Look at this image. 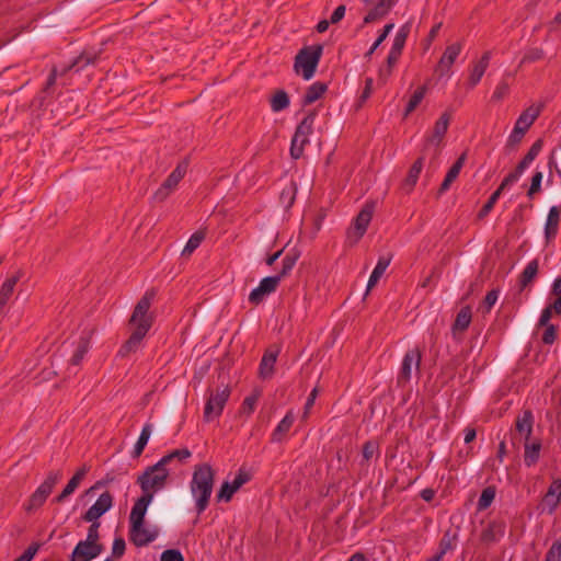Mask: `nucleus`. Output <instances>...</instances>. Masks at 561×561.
<instances>
[{
  "label": "nucleus",
  "instance_id": "obj_1",
  "mask_svg": "<svg viewBox=\"0 0 561 561\" xmlns=\"http://www.w3.org/2000/svg\"><path fill=\"white\" fill-rule=\"evenodd\" d=\"M156 297V290L149 289L139 299L129 319V323L134 327V330L129 339L119 350L122 356H126L131 352L138 350L142 339L146 336L153 323V314L149 312L152 301Z\"/></svg>",
  "mask_w": 561,
  "mask_h": 561
},
{
  "label": "nucleus",
  "instance_id": "obj_2",
  "mask_svg": "<svg viewBox=\"0 0 561 561\" xmlns=\"http://www.w3.org/2000/svg\"><path fill=\"white\" fill-rule=\"evenodd\" d=\"M215 483V470L209 463H199L194 467L190 490L195 500L197 514H202L208 506Z\"/></svg>",
  "mask_w": 561,
  "mask_h": 561
},
{
  "label": "nucleus",
  "instance_id": "obj_3",
  "mask_svg": "<svg viewBox=\"0 0 561 561\" xmlns=\"http://www.w3.org/2000/svg\"><path fill=\"white\" fill-rule=\"evenodd\" d=\"M167 466L160 460L153 466L148 467L137 479L142 494H149L153 499L154 494L163 490L169 478Z\"/></svg>",
  "mask_w": 561,
  "mask_h": 561
},
{
  "label": "nucleus",
  "instance_id": "obj_4",
  "mask_svg": "<svg viewBox=\"0 0 561 561\" xmlns=\"http://www.w3.org/2000/svg\"><path fill=\"white\" fill-rule=\"evenodd\" d=\"M451 115L445 112L436 121L433 131L428 135L423 145L424 153H430V167L435 165L440 154V146L448 130Z\"/></svg>",
  "mask_w": 561,
  "mask_h": 561
},
{
  "label": "nucleus",
  "instance_id": "obj_5",
  "mask_svg": "<svg viewBox=\"0 0 561 561\" xmlns=\"http://www.w3.org/2000/svg\"><path fill=\"white\" fill-rule=\"evenodd\" d=\"M321 54V46H313L301 49L300 53L296 56L295 60L296 72L301 75L305 80L311 79L316 72Z\"/></svg>",
  "mask_w": 561,
  "mask_h": 561
},
{
  "label": "nucleus",
  "instance_id": "obj_6",
  "mask_svg": "<svg viewBox=\"0 0 561 561\" xmlns=\"http://www.w3.org/2000/svg\"><path fill=\"white\" fill-rule=\"evenodd\" d=\"M61 477L62 474L60 471H50L43 483L31 495L27 504L25 505L26 512H32L39 508L53 492L55 485L59 482Z\"/></svg>",
  "mask_w": 561,
  "mask_h": 561
},
{
  "label": "nucleus",
  "instance_id": "obj_7",
  "mask_svg": "<svg viewBox=\"0 0 561 561\" xmlns=\"http://www.w3.org/2000/svg\"><path fill=\"white\" fill-rule=\"evenodd\" d=\"M230 397V389L226 386L210 392L204 409V420L210 422L220 416Z\"/></svg>",
  "mask_w": 561,
  "mask_h": 561
},
{
  "label": "nucleus",
  "instance_id": "obj_8",
  "mask_svg": "<svg viewBox=\"0 0 561 561\" xmlns=\"http://www.w3.org/2000/svg\"><path fill=\"white\" fill-rule=\"evenodd\" d=\"M374 213L373 205H366L356 216L353 226L347 231V240L355 244L365 234Z\"/></svg>",
  "mask_w": 561,
  "mask_h": 561
},
{
  "label": "nucleus",
  "instance_id": "obj_9",
  "mask_svg": "<svg viewBox=\"0 0 561 561\" xmlns=\"http://www.w3.org/2000/svg\"><path fill=\"white\" fill-rule=\"evenodd\" d=\"M187 164L185 162L180 163L161 184V186L153 194V199L157 202H163L168 196L175 190L180 181L186 173Z\"/></svg>",
  "mask_w": 561,
  "mask_h": 561
},
{
  "label": "nucleus",
  "instance_id": "obj_10",
  "mask_svg": "<svg viewBox=\"0 0 561 561\" xmlns=\"http://www.w3.org/2000/svg\"><path fill=\"white\" fill-rule=\"evenodd\" d=\"M421 359L422 352L419 347L411 348L404 354L398 376L399 383H407L410 381L412 371H419Z\"/></svg>",
  "mask_w": 561,
  "mask_h": 561
},
{
  "label": "nucleus",
  "instance_id": "obj_11",
  "mask_svg": "<svg viewBox=\"0 0 561 561\" xmlns=\"http://www.w3.org/2000/svg\"><path fill=\"white\" fill-rule=\"evenodd\" d=\"M280 283V275L268 276L263 278L259 286L249 295V301L252 305L261 304L267 296L275 293Z\"/></svg>",
  "mask_w": 561,
  "mask_h": 561
},
{
  "label": "nucleus",
  "instance_id": "obj_12",
  "mask_svg": "<svg viewBox=\"0 0 561 561\" xmlns=\"http://www.w3.org/2000/svg\"><path fill=\"white\" fill-rule=\"evenodd\" d=\"M159 535L157 527H146L145 522L133 524L129 528L131 542L137 547H144L154 541Z\"/></svg>",
  "mask_w": 561,
  "mask_h": 561
},
{
  "label": "nucleus",
  "instance_id": "obj_13",
  "mask_svg": "<svg viewBox=\"0 0 561 561\" xmlns=\"http://www.w3.org/2000/svg\"><path fill=\"white\" fill-rule=\"evenodd\" d=\"M113 506V496L110 492L102 493L98 500L92 504L89 510L82 516V519L87 523L99 522V518L103 516Z\"/></svg>",
  "mask_w": 561,
  "mask_h": 561
},
{
  "label": "nucleus",
  "instance_id": "obj_14",
  "mask_svg": "<svg viewBox=\"0 0 561 561\" xmlns=\"http://www.w3.org/2000/svg\"><path fill=\"white\" fill-rule=\"evenodd\" d=\"M368 13L364 18V24L373 23L383 18L394 4V0H362Z\"/></svg>",
  "mask_w": 561,
  "mask_h": 561
},
{
  "label": "nucleus",
  "instance_id": "obj_15",
  "mask_svg": "<svg viewBox=\"0 0 561 561\" xmlns=\"http://www.w3.org/2000/svg\"><path fill=\"white\" fill-rule=\"evenodd\" d=\"M250 480V474L244 470H239L237 476L232 481H225L218 493H217V501H224L229 502L233 494L248 481Z\"/></svg>",
  "mask_w": 561,
  "mask_h": 561
},
{
  "label": "nucleus",
  "instance_id": "obj_16",
  "mask_svg": "<svg viewBox=\"0 0 561 561\" xmlns=\"http://www.w3.org/2000/svg\"><path fill=\"white\" fill-rule=\"evenodd\" d=\"M461 49H462L461 43H454V44L448 45L445 48L436 68H435V71L440 77L449 75V71H450L454 62L460 55Z\"/></svg>",
  "mask_w": 561,
  "mask_h": 561
},
{
  "label": "nucleus",
  "instance_id": "obj_17",
  "mask_svg": "<svg viewBox=\"0 0 561 561\" xmlns=\"http://www.w3.org/2000/svg\"><path fill=\"white\" fill-rule=\"evenodd\" d=\"M311 131V124L304 119L297 127L291 139L290 156L294 159L301 157L304 147L308 142V135Z\"/></svg>",
  "mask_w": 561,
  "mask_h": 561
},
{
  "label": "nucleus",
  "instance_id": "obj_18",
  "mask_svg": "<svg viewBox=\"0 0 561 561\" xmlns=\"http://www.w3.org/2000/svg\"><path fill=\"white\" fill-rule=\"evenodd\" d=\"M278 354L279 348L277 346H272L264 353L259 366V378L261 380H268L274 376Z\"/></svg>",
  "mask_w": 561,
  "mask_h": 561
},
{
  "label": "nucleus",
  "instance_id": "obj_19",
  "mask_svg": "<svg viewBox=\"0 0 561 561\" xmlns=\"http://www.w3.org/2000/svg\"><path fill=\"white\" fill-rule=\"evenodd\" d=\"M103 547L101 545H89L88 542L79 541L75 547L71 561H90L102 552Z\"/></svg>",
  "mask_w": 561,
  "mask_h": 561
},
{
  "label": "nucleus",
  "instance_id": "obj_20",
  "mask_svg": "<svg viewBox=\"0 0 561 561\" xmlns=\"http://www.w3.org/2000/svg\"><path fill=\"white\" fill-rule=\"evenodd\" d=\"M490 60L491 51H485L478 61L473 62L468 77V85L470 89L474 88L481 81L489 67Z\"/></svg>",
  "mask_w": 561,
  "mask_h": 561
},
{
  "label": "nucleus",
  "instance_id": "obj_21",
  "mask_svg": "<svg viewBox=\"0 0 561 561\" xmlns=\"http://www.w3.org/2000/svg\"><path fill=\"white\" fill-rule=\"evenodd\" d=\"M542 108V103L531 104L519 115L515 123V127L526 133L535 123V121L539 117Z\"/></svg>",
  "mask_w": 561,
  "mask_h": 561
},
{
  "label": "nucleus",
  "instance_id": "obj_22",
  "mask_svg": "<svg viewBox=\"0 0 561 561\" xmlns=\"http://www.w3.org/2000/svg\"><path fill=\"white\" fill-rule=\"evenodd\" d=\"M427 157L430 158V153H424V150L422 149L421 156L415 160V162L410 168L409 173L403 182V188L407 192H411L413 190V187L415 186L417 179L421 174V171L423 169L424 160ZM435 167H436V164L432 165V167L428 165V169L435 168Z\"/></svg>",
  "mask_w": 561,
  "mask_h": 561
},
{
  "label": "nucleus",
  "instance_id": "obj_23",
  "mask_svg": "<svg viewBox=\"0 0 561 561\" xmlns=\"http://www.w3.org/2000/svg\"><path fill=\"white\" fill-rule=\"evenodd\" d=\"M561 501V480L556 479L552 481L550 486L548 488V491L546 492L543 499H542V506L543 508H548V512L552 514L556 508L558 507L559 503Z\"/></svg>",
  "mask_w": 561,
  "mask_h": 561
},
{
  "label": "nucleus",
  "instance_id": "obj_24",
  "mask_svg": "<svg viewBox=\"0 0 561 561\" xmlns=\"http://www.w3.org/2000/svg\"><path fill=\"white\" fill-rule=\"evenodd\" d=\"M153 499L150 497L149 494H142L134 504L130 515H129V524H136L145 522V515L149 504Z\"/></svg>",
  "mask_w": 561,
  "mask_h": 561
},
{
  "label": "nucleus",
  "instance_id": "obj_25",
  "mask_svg": "<svg viewBox=\"0 0 561 561\" xmlns=\"http://www.w3.org/2000/svg\"><path fill=\"white\" fill-rule=\"evenodd\" d=\"M505 525L501 522H492L481 533V541L490 545L504 536Z\"/></svg>",
  "mask_w": 561,
  "mask_h": 561
},
{
  "label": "nucleus",
  "instance_id": "obj_26",
  "mask_svg": "<svg viewBox=\"0 0 561 561\" xmlns=\"http://www.w3.org/2000/svg\"><path fill=\"white\" fill-rule=\"evenodd\" d=\"M560 211L557 206H552L549 209L546 225H545V238L549 242L556 238L559 229Z\"/></svg>",
  "mask_w": 561,
  "mask_h": 561
},
{
  "label": "nucleus",
  "instance_id": "obj_27",
  "mask_svg": "<svg viewBox=\"0 0 561 561\" xmlns=\"http://www.w3.org/2000/svg\"><path fill=\"white\" fill-rule=\"evenodd\" d=\"M465 161H466V153H462L456 160V162L450 167V169L448 170V172L439 187L440 194L445 193L450 187L451 183L458 178V175L465 164Z\"/></svg>",
  "mask_w": 561,
  "mask_h": 561
},
{
  "label": "nucleus",
  "instance_id": "obj_28",
  "mask_svg": "<svg viewBox=\"0 0 561 561\" xmlns=\"http://www.w3.org/2000/svg\"><path fill=\"white\" fill-rule=\"evenodd\" d=\"M471 318H472L471 308L469 306L461 308L460 311L457 313V317L453 324L454 335H456L458 332L466 331L471 323Z\"/></svg>",
  "mask_w": 561,
  "mask_h": 561
},
{
  "label": "nucleus",
  "instance_id": "obj_29",
  "mask_svg": "<svg viewBox=\"0 0 561 561\" xmlns=\"http://www.w3.org/2000/svg\"><path fill=\"white\" fill-rule=\"evenodd\" d=\"M20 279V274L16 273L15 275L8 277L0 287V312L2 311L3 307L9 301L10 297L13 294L14 287L16 283Z\"/></svg>",
  "mask_w": 561,
  "mask_h": 561
},
{
  "label": "nucleus",
  "instance_id": "obj_30",
  "mask_svg": "<svg viewBox=\"0 0 561 561\" xmlns=\"http://www.w3.org/2000/svg\"><path fill=\"white\" fill-rule=\"evenodd\" d=\"M328 90V85L324 82H314L306 91L302 103L309 105L318 101Z\"/></svg>",
  "mask_w": 561,
  "mask_h": 561
},
{
  "label": "nucleus",
  "instance_id": "obj_31",
  "mask_svg": "<svg viewBox=\"0 0 561 561\" xmlns=\"http://www.w3.org/2000/svg\"><path fill=\"white\" fill-rule=\"evenodd\" d=\"M390 262H391V256L379 257L377 265L375 266V268L368 279L367 291H369L373 287L376 286V284L378 283V280L381 278V276L386 272L387 267L389 266Z\"/></svg>",
  "mask_w": 561,
  "mask_h": 561
},
{
  "label": "nucleus",
  "instance_id": "obj_32",
  "mask_svg": "<svg viewBox=\"0 0 561 561\" xmlns=\"http://www.w3.org/2000/svg\"><path fill=\"white\" fill-rule=\"evenodd\" d=\"M516 430L520 435L525 436V440H529L533 433V413L529 410L524 411V413L517 417Z\"/></svg>",
  "mask_w": 561,
  "mask_h": 561
},
{
  "label": "nucleus",
  "instance_id": "obj_33",
  "mask_svg": "<svg viewBox=\"0 0 561 561\" xmlns=\"http://www.w3.org/2000/svg\"><path fill=\"white\" fill-rule=\"evenodd\" d=\"M538 268L539 264L537 260H533L526 265L519 277L520 290L526 288L535 279L538 274Z\"/></svg>",
  "mask_w": 561,
  "mask_h": 561
},
{
  "label": "nucleus",
  "instance_id": "obj_34",
  "mask_svg": "<svg viewBox=\"0 0 561 561\" xmlns=\"http://www.w3.org/2000/svg\"><path fill=\"white\" fill-rule=\"evenodd\" d=\"M541 444L539 440L529 443L528 440L525 442V455H524V461L527 467L534 466L540 455Z\"/></svg>",
  "mask_w": 561,
  "mask_h": 561
},
{
  "label": "nucleus",
  "instance_id": "obj_35",
  "mask_svg": "<svg viewBox=\"0 0 561 561\" xmlns=\"http://www.w3.org/2000/svg\"><path fill=\"white\" fill-rule=\"evenodd\" d=\"M151 434H152V424H150V423L145 424V426L142 427L141 433L138 437V440L136 442V444L134 446V450H133L134 458H138L142 454L146 445L148 444V440H149Z\"/></svg>",
  "mask_w": 561,
  "mask_h": 561
},
{
  "label": "nucleus",
  "instance_id": "obj_36",
  "mask_svg": "<svg viewBox=\"0 0 561 561\" xmlns=\"http://www.w3.org/2000/svg\"><path fill=\"white\" fill-rule=\"evenodd\" d=\"M410 31H411V24L410 23H405V24H403L399 28V31L394 35V38H393V42H392V46H391V50H393L396 53H399V54H402V50L404 48L407 38H408L409 34H410Z\"/></svg>",
  "mask_w": 561,
  "mask_h": 561
},
{
  "label": "nucleus",
  "instance_id": "obj_37",
  "mask_svg": "<svg viewBox=\"0 0 561 561\" xmlns=\"http://www.w3.org/2000/svg\"><path fill=\"white\" fill-rule=\"evenodd\" d=\"M542 140L538 139L533 144L527 154L523 158V160L517 164V169L519 172H524L525 169L536 159L539 152L542 149Z\"/></svg>",
  "mask_w": 561,
  "mask_h": 561
},
{
  "label": "nucleus",
  "instance_id": "obj_38",
  "mask_svg": "<svg viewBox=\"0 0 561 561\" xmlns=\"http://www.w3.org/2000/svg\"><path fill=\"white\" fill-rule=\"evenodd\" d=\"M90 348V339L89 336L80 337L77 348L70 359L72 365H79L83 359L84 355L88 353Z\"/></svg>",
  "mask_w": 561,
  "mask_h": 561
},
{
  "label": "nucleus",
  "instance_id": "obj_39",
  "mask_svg": "<svg viewBox=\"0 0 561 561\" xmlns=\"http://www.w3.org/2000/svg\"><path fill=\"white\" fill-rule=\"evenodd\" d=\"M261 396V390L254 389L251 396H248L241 405L240 413L247 416L251 415L255 409L257 400Z\"/></svg>",
  "mask_w": 561,
  "mask_h": 561
},
{
  "label": "nucleus",
  "instance_id": "obj_40",
  "mask_svg": "<svg viewBox=\"0 0 561 561\" xmlns=\"http://www.w3.org/2000/svg\"><path fill=\"white\" fill-rule=\"evenodd\" d=\"M426 94V87L422 85L419 89L414 91L412 96L410 98L407 108H405V116H408L410 113H412L417 105L422 102Z\"/></svg>",
  "mask_w": 561,
  "mask_h": 561
},
{
  "label": "nucleus",
  "instance_id": "obj_41",
  "mask_svg": "<svg viewBox=\"0 0 561 561\" xmlns=\"http://www.w3.org/2000/svg\"><path fill=\"white\" fill-rule=\"evenodd\" d=\"M205 238V233L202 231H197L191 236L188 241L186 242V245L184 247L182 254L183 255H191L202 243V241Z\"/></svg>",
  "mask_w": 561,
  "mask_h": 561
},
{
  "label": "nucleus",
  "instance_id": "obj_42",
  "mask_svg": "<svg viewBox=\"0 0 561 561\" xmlns=\"http://www.w3.org/2000/svg\"><path fill=\"white\" fill-rule=\"evenodd\" d=\"M494 497H495V489L493 486H488V488L483 489V491L479 497V501H478V505H477L478 511L486 510L494 501Z\"/></svg>",
  "mask_w": 561,
  "mask_h": 561
},
{
  "label": "nucleus",
  "instance_id": "obj_43",
  "mask_svg": "<svg viewBox=\"0 0 561 561\" xmlns=\"http://www.w3.org/2000/svg\"><path fill=\"white\" fill-rule=\"evenodd\" d=\"M455 540H456V537L451 536L449 531L445 533L443 538L440 539L439 551L437 552L436 556H439L440 559H443V557L448 551H450L455 548Z\"/></svg>",
  "mask_w": 561,
  "mask_h": 561
},
{
  "label": "nucleus",
  "instance_id": "obj_44",
  "mask_svg": "<svg viewBox=\"0 0 561 561\" xmlns=\"http://www.w3.org/2000/svg\"><path fill=\"white\" fill-rule=\"evenodd\" d=\"M80 483V481L72 477L68 481L61 493L54 501L57 503H62L68 496H70L77 490Z\"/></svg>",
  "mask_w": 561,
  "mask_h": 561
},
{
  "label": "nucleus",
  "instance_id": "obj_45",
  "mask_svg": "<svg viewBox=\"0 0 561 561\" xmlns=\"http://www.w3.org/2000/svg\"><path fill=\"white\" fill-rule=\"evenodd\" d=\"M191 451L187 448L175 449L168 455L163 456L160 461L165 466L170 463L173 459L178 458L179 460H185L191 457Z\"/></svg>",
  "mask_w": 561,
  "mask_h": 561
},
{
  "label": "nucleus",
  "instance_id": "obj_46",
  "mask_svg": "<svg viewBox=\"0 0 561 561\" xmlns=\"http://www.w3.org/2000/svg\"><path fill=\"white\" fill-rule=\"evenodd\" d=\"M96 56L92 54H82L79 56L71 65H69L66 70H70L72 68H76L77 70L82 69L83 67L93 64Z\"/></svg>",
  "mask_w": 561,
  "mask_h": 561
},
{
  "label": "nucleus",
  "instance_id": "obj_47",
  "mask_svg": "<svg viewBox=\"0 0 561 561\" xmlns=\"http://www.w3.org/2000/svg\"><path fill=\"white\" fill-rule=\"evenodd\" d=\"M300 256V251L296 248H291L288 250L285 261L283 263V275L286 274L288 270H290L297 262Z\"/></svg>",
  "mask_w": 561,
  "mask_h": 561
},
{
  "label": "nucleus",
  "instance_id": "obj_48",
  "mask_svg": "<svg viewBox=\"0 0 561 561\" xmlns=\"http://www.w3.org/2000/svg\"><path fill=\"white\" fill-rule=\"evenodd\" d=\"M545 56V51L542 48H530L527 50V53L524 55L520 64H527V62H535L537 60L542 59Z\"/></svg>",
  "mask_w": 561,
  "mask_h": 561
},
{
  "label": "nucleus",
  "instance_id": "obj_49",
  "mask_svg": "<svg viewBox=\"0 0 561 561\" xmlns=\"http://www.w3.org/2000/svg\"><path fill=\"white\" fill-rule=\"evenodd\" d=\"M523 172H519L518 169L516 168L515 171L511 172L507 176L504 178V180L502 181V183L500 184V186L497 187V191L502 194V192L513 185L514 183H516L519 178L522 176Z\"/></svg>",
  "mask_w": 561,
  "mask_h": 561
},
{
  "label": "nucleus",
  "instance_id": "obj_50",
  "mask_svg": "<svg viewBox=\"0 0 561 561\" xmlns=\"http://www.w3.org/2000/svg\"><path fill=\"white\" fill-rule=\"evenodd\" d=\"M500 196H501V193L497 190L494 191L492 193V195L490 196L489 201L484 204V206L479 211L478 217L479 218L485 217L492 210V208L494 207V205L497 202V199L500 198Z\"/></svg>",
  "mask_w": 561,
  "mask_h": 561
},
{
  "label": "nucleus",
  "instance_id": "obj_51",
  "mask_svg": "<svg viewBox=\"0 0 561 561\" xmlns=\"http://www.w3.org/2000/svg\"><path fill=\"white\" fill-rule=\"evenodd\" d=\"M545 561H561V539L551 545L546 554Z\"/></svg>",
  "mask_w": 561,
  "mask_h": 561
},
{
  "label": "nucleus",
  "instance_id": "obj_52",
  "mask_svg": "<svg viewBox=\"0 0 561 561\" xmlns=\"http://www.w3.org/2000/svg\"><path fill=\"white\" fill-rule=\"evenodd\" d=\"M541 181H542V172L537 171L531 178V184L527 192L528 197L531 198L535 194L540 192Z\"/></svg>",
  "mask_w": 561,
  "mask_h": 561
},
{
  "label": "nucleus",
  "instance_id": "obj_53",
  "mask_svg": "<svg viewBox=\"0 0 561 561\" xmlns=\"http://www.w3.org/2000/svg\"><path fill=\"white\" fill-rule=\"evenodd\" d=\"M99 527L100 523H91V526L88 529L87 538L85 540H82L83 542H88L89 545H100L99 541Z\"/></svg>",
  "mask_w": 561,
  "mask_h": 561
},
{
  "label": "nucleus",
  "instance_id": "obj_54",
  "mask_svg": "<svg viewBox=\"0 0 561 561\" xmlns=\"http://www.w3.org/2000/svg\"><path fill=\"white\" fill-rule=\"evenodd\" d=\"M557 340V327L556 325H547L545 327V331L541 336V341L545 344L551 345Z\"/></svg>",
  "mask_w": 561,
  "mask_h": 561
},
{
  "label": "nucleus",
  "instance_id": "obj_55",
  "mask_svg": "<svg viewBox=\"0 0 561 561\" xmlns=\"http://www.w3.org/2000/svg\"><path fill=\"white\" fill-rule=\"evenodd\" d=\"M161 561H184L182 553L176 549H168L161 553Z\"/></svg>",
  "mask_w": 561,
  "mask_h": 561
},
{
  "label": "nucleus",
  "instance_id": "obj_56",
  "mask_svg": "<svg viewBox=\"0 0 561 561\" xmlns=\"http://www.w3.org/2000/svg\"><path fill=\"white\" fill-rule=\"evenodd\" d=\"M508 91H510L508 83L501 82L495 88V90L493 92V95H492V99L494 101H501V100H503L508 94Z\"/></svg>",
  "mask_w": 561,
  "mask_h": 561
},
{
  "label": "nucleus",
  "instance_id": "obj_57",
  "mask_svg": "<svg viewBox=\"0 0 561 561\" xmlns=\"http://www.w3.org/2000/svg\"><path fill=\"white\" fill-rule=\"evenodd\" d=\"M125 540L123 538H116L113 542L112 553L116 558H121L125 552Z\"/></svg>",
  "mask_w": 561,
  "mask_h": 561
},
{
  "label": "nucleus",
  "instance_id": "obj_58",
  "mask_svg": "<svg viewBox=\"0 0 561 561\" xmlns=\"http://www.w3.org/2000/svg\"><path fill=\"white\" fill-rule=\"evenodd\" d=\"M38 550L37 545H31L19 558L14 561H31Z\"/></svg>",
  "mask_w": 561,
  "mask_h": 561
},
{
  "label": "nucleus",
  "instance_id": "obj_59",
  "mask_svg": "<svg viewBox=\"0 0 561 561\" xmlns=\"http://www.w3.org/2000/svg\"><path fill=\"white\" fill-rule=\"evenodd\" d=\"M552 308H549V307H546L542 311H541V314H540V318H539V321H538V325L539 327H547V325H552L550 323V320H551V317H552Z\"/></svg>",
  "mask_w": 561,
  "mask_h": 561
},
{
  "label": "nucleus",
  "instance_id": "obj_60",
  "mask_svg": "<svg viewBox=\"0 0 561 561\" xmlns=\"http://www.w3.org/2000/svg\"><path fill=\"white\" fill-rule=\"evenodd\" d=\"M497 298H499L497 290H491L486 294V296L484 298V302H483L486 308V311L491 310V308L495 305Z\"/></svg>",
  "mask_w": 561,
  "mask_h": 561
},
{
  "label": "nucleus",
  "instance_id": "obj_61",
  "mask_svg": "<svg viewBox=\"0 0 561 561\" xmlns=\"http://www.w3.org/2000/svg\"><path fill=\"white\" fill-rule=\"evenodd\" d=\"M345 11H346V8L345 5L341 4L339 5L332 13L331 18H330V22L332 24H336L339 23L345 15Z\"/></svg>",
  "mask_w": 561,
  "mask_h": 561
},
{
  "label": "nucleus",
  "instance_id": "obj_62",
  "mask_svg": "<svg viewBox=\"0 0 561 561\" xmlns=\"http://www.w3.org/2000/svg\"><path fill=\"white\" fill-rule=\"evenodd\" d=\"M376 450H377L376 444H374L371 442H367V443H365V445L363 447V457L366 460H369L374 457Z\"/></svg>",
  "mask_w": 561,
  "mask_h": 561
},
{
  "label": "nucleus",
  "instance_id": "obj_63",
  "mask_svg": "<svg viewBox=\"0 0 561 561\" xmlns=\"http://www.w3.org/2000/svg\"><path fill=\"white\" fill-rule=\"evenodd\" d=\"M525 134H526L525 131H523L514 126L513 131L511 133V135L508 137V142L513 144V145L520 142L523 137L525 136Z\"/></svg>",
  "mask_w": 561,
  "mask_h": 561
},
{
  "label": "nucleus",
  "instance_id": "obj_64",
  "mask_svg": "<svg viewBox=\"0 0 561 561\" xmlns=\"http://www.w3.org/2000/svg\"><path fill=\"white\" fill-rule=\"evenodd\" d=\"M393 68L390 66H383L379 69V81L386 83L392 73Z\"/></svg>",
  "mask_w": 561,
  "mask_h": 561
}]
</instances>
